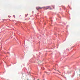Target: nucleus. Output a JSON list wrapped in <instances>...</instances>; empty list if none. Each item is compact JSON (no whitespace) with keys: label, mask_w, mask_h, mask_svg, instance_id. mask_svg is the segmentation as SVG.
I'll use <instances>...</instances> for the list:
<instances>
[{"label":"nucleus","mask_w":80,"mask_h":80,"mask_svg":"<svg viewBox=\"0 0 80 80\" xmlns=\"http://www.w3.org/2000/svg\"><path fill=\"white\" fill-rule=\"evenodd\" d=\"M39 79H38V80H39Z\"/></svg>","instance_id":"nucleus-4"},{"label":"nucleus","mask_w":80,"mask_h":80,"mask_svg":"<svg viewBox=\"0 0 80 80\" xmlns=\"http://www.w3.org/2000/svg\"><path fill=\"white\" fill-rule=\"evenodd\" d=\"M45 72V73H47V72Z\"/></svg>","instance_id":"nucleus-3"},{"label":"nucleus","mask_w":80,"mask_h":80,"mask_svg":"<svg viewBox=\"0 0 80 80\" xmlns=\"http://www.w3.org/2000/svg\"><path fill=\"white\" fill-rule=\"evenodd\" d=\"M50 9H52V8H50Z\"/></svg>","instance_id":"nucleus-5"},{"label":"nucleus","mask_w":80,"mask_h":80,"mask_svg":"<svg viewBox=\"0 0 80 80\" xmlns=\"http://www.w3.org/2000/svg\"><path fill=\"white\" fill-rule=\"evenodd\" d=\"M50 8L49 6L48 7H47L46 8V9H48V8Z\"/></svg>","instance_id":"nucleus-2"},{"label":"nucleus","mask_w":80,"mask_h":80,"mask_svg":"<svg viewBox=\"0 0 80 80\" xmlns=\"http://www.w3.org/2000/svg\"><path fill=\"white\" fill-rule=\"evenodd\" d=\"M37 10H39V9H42V8H41L39 7H37L36 8Z\"/></svg>","instance_id":"nucleus-1"}]
</instances>
